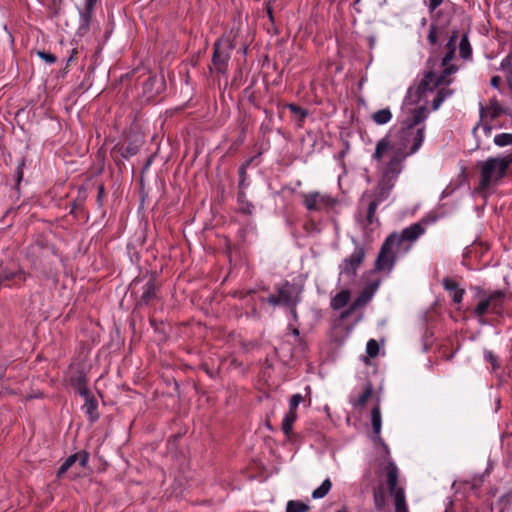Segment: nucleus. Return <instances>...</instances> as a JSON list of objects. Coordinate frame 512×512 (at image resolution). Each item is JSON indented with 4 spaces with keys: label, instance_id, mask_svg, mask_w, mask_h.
Instances as JSON below:
<instances>
[{
    "label": "nucleus",
    "instance_id": "nucleus-59",
    "mask_svg": "<svg viewBox=\"0 0 512 512\" xmlns=\"http://www.w3.org/2000/svg\"><path fill=\"white\" fill-rule=\"evenodd\" d=\"M337 512H348L346 507H342Z\"/></svg>",
    "mask_w": 512,
    "mask_h": 512
},
{
    "label": "nucleus",
    "instance_id": "nucleus-10",
    "mask_svg": "<svg viewBox=\"0 0 512 512\" xmlns=\"http://www.w3.org/2000/svg\"><path fill=\"white\" fill-rule=\"evenodd\" d=\"M365 254L366 252L364 247L357 245L354 251L342 261L340 265V274L348 277L349 279H353L357 274L358 268L364 261Z\"/></svg>",
    "mask_w": 512,
    "mask_h": 512
},
{
    "label": "nucleus",
    "instance_id": "nucleus-43",
    "mask_svg": "<svg viewBox=\"0 0 512 512\" xmlns=\"http://www.w3.org/2000/svg\"><path fill=\"white\" fill-rule=\"evenodd\" d=\"M366 353L374 358L379 353V345L375 339H370L366 344Z\"/></svg>",
    "mask_w": 512,
    "mask_h": 512
},
{
    "label": "nucleus",
    "instance_id": "nucleus-63",
    "mask_svg": "<svg viewBox=\"0 0 512 512\" xmlns=\"http://www.w3.org/2000/svg\"><path fill=\"white\" fill-rule=\"evenodd\" d=\"M62 0H53L54 4H56L57 2H61Z\"/></svg>",
    "mask_w": 512,
    "mask_h": 512
},
{
    "label": "nucleus",
    "instance_id": "nucleus-9",
    "mask_svg": "<svg viewBox=\"0 0 512 512\" xmlns=\"http://www.w3.org/2000/svg\"><path fill=\"white\" fill-rule=\"evenodd\" d=\"M336 204V199L328 194L320 192H310L303 195V205L308 211H324L332 208Z\"/></svg>",
    "mask_w": 512,
    "mask_h": 512
},
{
    "label": "nucleus",
    "instance_id": "nucleus-25",
    "mask_svg": "<svg viewBox=\"0 0 512 512\" xmlns=\"http://www.w3.org/2000/svg\"><path fill=\"white\" fill-rule=\"evenodd\" d=\"M362 203H367V213H366V221L368 224L372 225L375 222H379L378 218L376 217V211L380 203L376 202L375 200L371 198H365L364 195L362 196Z\"/></svg>",
    "mask_w": 512,
    "mask_h": 512
},
{
    "label": "nucleus",
    "instance_id": "nucleus-23",
    "mask_svg": "<svg viewBox=\"0 0 512 512\" xmlns=\"http://www.w3.org/2000/svg\"><path fill=\"white\" fill-rule=\"evenodd\" d=\"M446 33L447 31L445 25H440L438 23L432 22L429 26L427 41L431 46L435 47L439 39L444 37Z\"/></svg>",
    "mask_w": 512,
    "mask_h": 512
},
{
    "label": "nucleus",
    "instance_id": "nucleus-58",
    "mask_svg": "<svg viewBox=\"0 0 512 512\" xmlns=\"http://www.w3.org/2000/svg\"><path fill=\"white\" fill-rule=\"evenodd\" d=\"M449 193H450V192H449V191H448V189L446 188V189L443 191L442 196H443V197H445V196L449 195Z\"/></svg>",
    "mask_w": 512,
    "mask_h": 512
},
{
    "label": "nucleus",
    "instance_id": "nucleus-54",
    "mask_svg": "<svg viewBox=\"0 0 512 512\" xmlns=\"http://www.w3.org/2000/svg\"><path fill=\"white\" fill-rule=\"evenodd\" d=\"M297 306H288L287 308L289 309V312L292 316V319L294 322H297L298 321V314H297V309H296Z\"/></svg>",
    "mask_w": 512,
    "mask_h": 512
},
{
    "label": "nucleus",
    "instance_id": "nucleus-47",
    "mask_svg": "<svg viewBox=\"0 0 512 512\" xmlns=\"http://www.w3.org/2000/svg\"><path fill=\"white\" fill-rule=\"evenodd\" d=\"M37 55L42 59L44 60L45 62L49 63V64H53L56 62L57 58L54 54H51L49 52H46V51H37Z\"/></svg>",
    "mask_w": 512,
    "mask_h": 512
},
{
    "label": "nucleus",
    "instance_id": "nucleus-46",
    "mask_svg": "<svg viewBox=\"0 0 512 512\" xmlns=\"http://www.w3.org/2000/svg\"><path fill=\"white\" fill-rule=\"evenodd\" d=\"M302 400H303V397L301 394L298 393V394L292 395V397L290 398V401H289V411L297 413V407L302 402Z\"/></svg>",
    "mask_w": 512,
    "mask_h": 512
},
{
    "label": "nucleus",
    "instance_id": "nucleus-4",
    "mask_svg": "<svg viewBox=\"0 0 512 512\" xmlns=\"http://www.w3.org/2000/svg\"><path fill=\"white\" fill-rule=\"evenodd\" d=\"M506 299V292L501 289L492 290L487 295L479 299L477 305L474 307L472 314L478 320L479 324L486 325L488 321L487 315L500 317L504 313V302Z\"/></svg>",
    "mask_w": 512,
    "mask_h": 512
},
{
    "label": "nucleus",
    "instance_id": "nucleus-5",
    "mask_svg": "<svg viewBox=\"0 0 512 512\" xmlns=\"http://www.w3.org/2000/svg\"><path fill=\"white\" fill-rule=\"evenodd\" d=\"M380 163V176L377 185L372 191L365 192L364 197L371 198L381 204L389 198L402 171L387 163Z\"/></svg>",
    "mask_w": 512,
    "mask_h": 512
},
{
    "label": "nucleus",
    "instance_id": "nucleus-36",
    "mask_svg": "<svg viewBox=\"0 0 512 512\" xmlns=\"http://www.w3.org/2000/svg\"><path fill=\"white\" fill-rule=\"evenodd\" d=\"M395 512H408L404 490H400L394 497Z\"/></svg>",
    "mask_w": 512,
    "mask_h": 512
},
{
    "label": "nucleus",
    "instance_id": "nucleus-29",
    "mask_svg": "<svg viewBox=\"0 0 512 512\" xmlns=\"http://www.w3.org/2000/svg\"><path fill=\"white\" fill-rule=\"evenodd\" d=\"M237 202L239 205V211L246 215H251L254 211V205L247 200L246 193L244 191H238Z\"/></svg>",
    "mask_w": 512,
    "mask_h": 512
},
{
    "label": "nucleus",
    "instance_id": "nucleus-52",
    "mask_svg": "<svg viewBox=\"0 0 512 512\" xmlns=\"http://www.w3.org/2000/svg\"><path fill=\"white\" fill-rule=\"evenodd\" d=\"M104 193H105V188H104V186H103V185H99V186H98L97 201H98V203H99L100 205L102 204V199H103Z\"/></svg>",
    "mask_w": 512,
    "mask_h": 512
},
{
    "label": "nucleus",
    "instance_id": "nucleus-17",
    "mask_svg": "<svg viewBox=\"0 0 512 512\" xmlns=\"http://www.w3.org/2000/svg\"><path fill=\"white\" fill-rule=\"evenodd\" d=\"M443 288L450 293L452 300L455 304H460L463 301L465 290L459 287V284L450 277H445L442 280Z\"/></svg>",
    "mask_w": 512,
    "mask_h": 512
},
{
    "label": "nucleus",
    "instance_id": "nucleus-32",
    "mask_svg": "<svg viewBox=\"0 0 512 512\" xmlns=\"http://www.w3.org/2000/svg\"><path fill=\"white\" fill-rule=\"evenodd\" d=\"M251 162H252V159H249V160L245 161L239 167V170H238V174H239L238 188H239V191H244L249 186V183L247 182V178H248L247 168L249 167Z\"/></svg>",
    "mask_w": 512,
    "mask_h": 512
},
{
    "label": "nucleus",
    "instance_id": "nucleus-12",
    "mask_svg": "<svg viewBox=\"0 0 512 512\" xmlns=\"http://www.w3.org/2000/svg\"><path fill=\"white\" fill-rule=\"evenodd\" d=\"M89 461V453L85 450L79 451L75 454L70 455L62 463L57 471V477L62 478L63 475L76 463H79L81 468H85Z\"/></svg>",
    "mask_w": 512,
    "mask_h": 512
},
{
    "label": "nucleus",
    "instance_id": "nucleus-49",
    "mask_svg": "<svg viewBox=\"0 0 512 512\" xmlns=\"http://www.w3.org/2000/svg\"><path fill=\"white\" fill-rule=\"evenodd\" d=\"M444 0H428L427 2V8L430 13H433L442 3Z\"/></svg>",
    "mask_w": 512,
    "mask_h": 512
},
{
    "label": "nucleus",
    "instance_id": "nucleus-7",
    "mask_svg": "<svg viewBox=\"0 0 512 512\" xmlns=\"http://www.w3.org/2000/svg\"><path fill=\"white\" fill-rule=\"evenodd\" d=\"M425 226L420 222L413 223L404 228L400 233L393 232L388 238H393L396 251L406 254L412 245L425 233Z\"/></svg>",
    "mask_w": 512,
    "mask_h": 512
},
{
    "label": "nucleus",
    "instance_id": "nucleus-22",
    "mask_svg": "<svg viewBox=\"0 0 512 512\" xmlns=\"http://www.w3.org/2000/svg\"><path fill=\"white\" fill-rule=\"evenodd\" d=\"M398 483V468L395 465V463L390 462L387 466V485L388 489L393 495V497H396V493L400 490H403L402 488L397 487Z\"/></svg>",
    "mask_w": 512,
    "mask_h": 512
},
{
    "label": "nucleus",
    "instance_id": "nucleus-18",
    "mask_svg": "<svg viewBox=\"0 0 512 512\" xmlns=\"http://www.w3.org/2000/svg\"><path fill=\"white\" fill-rule=\"evenodd\" d=\"M429 111L425 106L418 107L412 111L411 117L407 118L403 125L418 129L424 125V121L427 119Z\"/></svg>",
    "mask_w": 512,
    "mask_h": 512
},
{
    "label": "nucleus",
    "instance_id": "nucleus-26",
    "mask_svg": "<svg viewBox=\"0 0 512 512\" xmlns=\"http://www.w3.org/2000/svg\"><path fill=\"white\" fill-rule=\"evenodd\" d=\"M472 46L470 44L468 35L465 33L461 36L460 42H459V57L465 61H471L472 60Z\"/></svg>",
    "mask_w": 512,
    "mask_h": 512
},
{
    "label": "nucleus",
    "instance_id": "nucleus-1",
    "mask_svg": "<svg viewBox=\"0 0 512 512\" xmlns=\"http://www.w3.org/2000/svg\"><path fill=\"white\" fill-rule=\"evenodd\" d=\"M425 128V125L418 129L402 125L397 133L386 134L376 143L372 158L403 171L405 160L421 148Z\"/></svg>",
    "mask_w": 512,
    "mask_h": 512
},
{
    "label": "nucleus",
    "instance_id": "nucleus-21",
    "mask_svg": "<svg viewBox=\"0 0 512 512\" xmlns=\"http://www.w3.org/2000/svg\"><path fill=\"white\" fill-rule=\"evenodd\" d=\"M83 398L85 400V403L82 406V410L84 411L88 420L91 423H94L99 419L98 402L92 394L87 395Z\"/></svg>",
    "mask_w": 512,
    "mask_h": 512
},
{
    "label": "nucleus",
    "instance_id": "nucleus-24",
    "mask_svg": "<svg viewBox=\"0 0 512 512\" xmlns=\"http://www.w3.org/2000/svg\"><path fill=\"white\" fill-rule=\"evenodd\" d=\"M371 424L373 428V432L375 434V438L378 441H381V427H382V419H381V411L380 406L377 404L373 409L371 410Z\"/></svg>",
    "mask_w": 512,
    "mask_h": 512
},
{
    "label": "nucleus",
    "instance_id": "nucleus-38",
    "mask_svg": "<svg viewBox=\"0 0 512 512\" xmlns=\"http://www.w3.org/2000/svg\"><path fill=\"white\" fill-rule=\"evenodd\" d=\"M372 297V292H369L368 290L362 292L353 302V304L350 307V310H354L357 307H361L366 305Z\"/></svg>",
    "mask_w": 512,
    "mask_h": 512
},
{
    "label": "nucleus",
    "instance_id": "nucleus-50",
    "mask_svg": "<svg viewBox=\"0 0 512 512\" xmlns=\"http://www.w3.org/2000/svg\"><path fill=\"white\" fill-rule=\"evenodd\" d=\"M472 290L475 292L476 296L481 299L482 297H484L485 295H487L489 292H491L490 290H485L483 289L482 287L480 286H474L472 287Z\"/></svg>",
    "mask_w": 512,
    "mask_h": 512
},
{
    "label": "nucleus",
    "instance_id": "nucleus-14",
    "mask_svg": "<svg viewBox=\"0 0 512 512\" xmlns=\"http://www.w3.org/2000/svg\"><path fill=\"white\" fill-rule=\"evenodd\" d=\"M212 64L219 73H225L228 67L230 54L221 49V40H216L213 45Z\"/></svg>",
    "mask_w": 512,
    "mask_h": 512
},
{
    "label": "nucleus",
    "instance_id": "nucleus-53",
    "mask_svg": "<svg viewBox=\"0 0 512 512\" xmlns=\"http://www.w3.org/2000/svg\"><path fill=\"white\" fill-rule=\"evenodd\" d=\"M265 6H266V12H267V15H268V18H269L270 22L274 23V15H273L272 6L269 5V3H265Z\"/></svg>",
    "mask_w": 512,
    "mask_h": 512
},
{
    "label": "nucleus",
    "instance_id": "nucleus-33",
    "mask_svg": "<svg viewBox=\"0 0 512 512\" xmlns=\"http://www.w3.org/2000/svg\"><path fill=\"white\" fill-rule=\"evenodd\" d=\"M373 392V388L371 384H368L364 391L359 395V397L356 400H352L351 403L354 407H364L368 401V399L371 397Z\"/></svg>",
    "mask_w": 512,
    "mask_h": 512
},
{
    "label": "nucleus",
    "instance_id": "nucleus-57",
    "mask_svg": "<svg viewBox=\"0 0 512 512\" xmlns=\"http://www.w3.org/2000/svg\"><path fill=\"white\" fill-rule=\"evenodd\" d=\"M292 334L295 336V337H299L300 335V332H299V329L298 328H293L292 329Z\"/></svg>",
    "mask_w": 512,
    "mask_h": 512
},
{
    "label": "nucleus",
    "instance_id": "nucleus-44",
    "mask_svg": "<svg viewBox=\"0 0 512 512\" xmlns=\"http://www.w3.org/2000/svg\"><path fill=\"white\" fill-rule=\"evenodd\" d=\"M86 195L79 196L76 200H74L71 204L70 214L76 215L80 210L83 209V204L85 201Z\"/></svg>",
    "mask_w": 512,
    "mask_h": 512
},
{
    "label": "nucleus",
    "instance_id": "nucleus-64",
    "mask_svg": "<svg viewBox=\"0 0 512 512\" xmlns=\"http://www.w3.org/2000/svg\"><path fill=\"white\" fill-rule=\"evenodd\" d=\"M510 341H511V352H512V337H511V340H510Z\"/></svg>",
    "mask_w": 512,
    "mask_h": 512
},
{
    "label": "nucleus",
    "instance_id": "nucleus-40",
    "mask_svg": "<svg viewBox=\"0 0 512 512\" xmlns=\"http://www.w3.org/2000/svg\"><path fill=\"white\" fill-rule=\"evenodd\" d=\"M484 360L491 364L492 371H496L500 368L498 356L491 350H484Z\"/></svg>",
    "mask_w": 512,
    "mask_h": 512
},
{
    "label": "nucleus",
    "instance_id": "nucleus-28",
    "mask_svg": "<svg viewBox=\"0 0 512 512\" xmlns=\"http://www.w3.org/2000/svg\"><path fill=\"white\" fill-rule=\"evenodd\" d=\"M349 300L350 292L348 290H342L332 298L331 307L334 310H340L348 304Z\"/></svg>",
    "mask_w": 512,
    "mask_h": 512
},
{
    "label": "nucleus",
    "instance_id": "nucleus-6",
    "mask_svg": "<svg viewBox=\"0 0 512 512\" xmlns=\"http://www.w3.org/2000/svg\"><path fill=\"white\" fill-rule=\"evenodd\" d=\"M277 294H271L267 298H261L262 302L269 305L276 306H297L301 300L302 289L289 281L283 282L276 287Z\"/></svg>",
    "mask_w": 512,
    "mask_h": 512
},
{
    "label": "nucleus",
    "instance_id": "nucleus-8",
    "mask_svg": "<svg viewBox=\"0 0 512 512\" xmlns=\"http://www.w3.org/2000/svg\"><path fill=\"white\" fill-rule=\"evenodd\" d=\"M402 252L396 251V246L393 244V238H386L381 246L377 259L375 261V269L379 272H390L396 261L397 255Z\"/></svg>",
    "mask_w": 512,
    "mask_h": 512
},
{
    "label": "nucleus",
    "instance_id": "nucleus-62",
    "mask_svg": "<svg viewBox=\"0 0 512 512\" xmlns=\"http://www.w3.org/2000/svg\"><path fill=\"white\" fill-rule=\"evenodd\" d=\"M136 283H137V279L133 280L131 285L134 286V285H136Z\"/></svg>",
    "mask_w": 512,
    "mask_h": 512
},
{
    "label": "nucleus",
    "instance_id": "nucleus-41",
    "mask_svg": "<svg viewBox=\"0 0 512 512\" xmlns=\"http://www.w3.org/2000/svg\"><path fill=\"white\" fill-rule=\"evenodd\" d=\"M374 504L377 510H382L385 506V497L381 489H375L373 492Z\"/></svg>",
    "mask_w": 512,
    "mask_h": 512
},
{
    "label": "nucleus",
    "instance_id": "nucleus-45",
    "mask_svg": "<svg viewBox=\"0 0 512 512\" xmlns=\"http://www.w3.org/2000/svg\"><path fill=\"white\" fill-rule=\"evenodd\" d=\"M287 107L293 114L299 115L301 120L308 115V111L297 104L290 103Z\"/></svg>",
    "mask_w": 512,
    "mask_h": 512
},
{
    "label": "nucleus",
    "instance_id": "nucleus-56",
    "mask_svg": "<svg viewBox=\"0 0 512 512\" xmlns=\"http://www.w3.org/2000/svg\"><path fill=\"white\" fill-rule=\"evenodd\" d=\"M504 157H505V159H506V161H507L508 165L510 166V165H511V163H512V152H510V153H508V154L504 155Z\"/></svg>",
    "mask_w": 512,
    "mask_h": 512
},
{
    "label": "nucleus",
    "instance_id": "nucleus-34",
    "mask_svg": "<svg viewBox=\"0 0 512 512\" xmlns=\"http://www.w3.org/2000/svg\"><path fill=\"white\" fill-rule=\"evenodd\" d=\"M332 482L329 478L325 479L322 484L312 492L313 499L324 498L330 491Z\"/></svg>",
    "mask_w": 512,
    "mask_h": 512
},
{
    "label": "nucleus",
    "instance_id": "nucleus-61",
    "mask_svg": "<svg viewBox=\"0 0 512 512\" xmlns=\"http://www.w3.org/2000/svg\"><path fill=\"white\" fill-rule=\"evenodd\" d=\"M276 0H268L266 3H269V5L272 4V2H275Z\"/></svg>",
    "mask_w": 512,
    "mask_h": 512
},
{
    "label": "nucleus",
    "instance_id": "nucleus-3",
    "mask_svg": "<svg viewBox=\"0 0 512 512\" xmlns=\"http://www.w3.org/2000/svg\"><path fill=\"white\" fill-rule=\"evenodd\" d=\"M480 181L477 188L482 192L498 185L506 176L509 165L504 156L489 157L479 163Z\"/></svg>",
    "mask_w": 512,
    "mask_h": 512
},
{
    "label": "nucleus",
    "instance_id": "nucleus-30",
    "mask_svg": "<svg viewBox=\"0 0 512 512\" xmlns=\"http://www.w3.org/2000/svg\"><path fill=\"white\" fill-rule=\"evenodd\" d=\"M371 119L377 124V125H384L391 121L392 119V112L389 108H384L377 110L371 115Z\"/></svg>",
    "mask_w": 512,
    "mask_h": 512
},
{
    "label": "nucleus",
    "instance_id": "nucleus-2",
    "mask_svg": "<svg viewBox=\"0 0 512 512\" xmlns=\"http://www.w3.org/2000/svg\"><path fill=\"white\" fill-rule=\"evenodd\" d=\"M459 70L458 66H449L442 69L439 75L433 71L425 72L422 80L416 88L410 87L407 91L405 100L409 104L417 103L427 92H432L442 85H449L452 83L450 76Z\"/></svg>",
    "mask_w": 512,
    "mask_h": 512
},
{
    "label": "nucleus",
    "instance_id": "nucleus-31",
    "mask_svg": "<svg viewBox=\"0 0 512 512\" xmlns=\"http://www.w3.org/2000/svg\"><path fill=\"white\" fill-rule=\"evenodd\" d=\"M296 418L297 413L288 411L282 420L281 429L287 437H290L292 434L293 424L296 421Z\"/></svg>",
    "mask_w": 512,
    "mask_h": 512
},
{
    "label": "nucleus",
    "instance_id": "nucleus-55",
    "mask_svg": "<svg viewBox=\"0 0 512 512\" xmlns=\"http://www.w3.org/2000/svg\"><path fill=\"white\" fill-rule=\"evenodd\" d=\"M76 54H77V51L75 49H73L71 51V55L69 56V58L67 60V65H69V63L74 60V57H75Z\"/></svg>",
    "mask_w": 512,
    "mask_h": 512
},
{
    "label": "nucleus",
    "instance_id": "nucleus-15",
    "mask_svg": "<svg viewBox=\"0 0 512 512\" xmlns=\"http://www.w3.org/2000/svg\"><path fill=\"white\" fill-rule=\"evenodd\" d=\"M459 37V31L457 29L452 30L449 39L445 45V54L441 59V67L443 69H446L449 66H456L455 64L451 63V61L455 57L456 52V44Z\"/></svg>",
    "mask_w": 512,
    "mask_h": 512
},
{
    "label": "nucleus",
    "instance_id": "nucleus-16",
    "mask_svg": "<svg viewBox=\"0 0 512 512\" xmlns=\"http://www.w3.org/2000/svg\"><path fill=\"white\" fill-rule=\"evenodd\" d=\"M156 298V284L153 278H150L143 286L142 293L136 299V306L142 307L151 304Z\"/></svg>",
    "mask_w": 512,
    "mask_h": 512
},
{
    "label": "nucleus",
    "instance_id": "nucleus-51",
    "mask_svg": "<svg viewBox=\"0 0 512 512\" xmlns=\"http://www.w3.org/2000/svg\"><path fill=\"white\" fill-rule=\"evenodd\" d=\"M490 84L493 88H496L498 89L500 87V84H501V78L499 76H493L490 80Z\"/></svg>",
    "mask_w": 512,
    "mask_h": 512
},
{
    "label": "nucleus",
    "instance_id": "nucleus-13",
    "mask_svg": "<svg viewBox=\"0 0 512 512\" xmlns=\"http://www.w3.org/2000/svg\"><path fill=\"white\" fill-rule=\"evenodd\" d=\"M165 88V81L163 77L157 75H150L143 82V94L147 99H152L160 94Z\"/></svg>",
    "mask_w": 512,
    "mask_h": 512
},
{
    "label": "nucleus",
    "instance_id": "nucleus-20",
    "mask_svg": "<svg viewBox=\"0 0 512 512\" xmlns=\"http://www.w3.org/2000/svg\"><path fill=\"white\" fill-rule=\"evenodd\" d=\"M504 113L502 105L499 103L496 97L489 100L487 106H483L480 103V115L481 117H489L491 120L498 118Z\"/></svg>",
    "mask_w": 512,
    "mask_h": 512
},
{
    "label": "nucleus",
    "instance_id": "nucleus-39",
    "mask_svg": "<svg viewBox=\"0 0 512 512\" xmlns=\"http://www.w3.org/2000/svg\"><path fill=\"white\" fill-rule=\"evenodd\" d=\"M25 279H26L25 273L21 270H19L17 272H9V273L2 272L0 275V281L15 280L18 282H22V281H25Z\"/></svg>",
    "mask_w": 512,
    "mask_h": 512
},
{
    "label": "nucleus",
    "instance_id": "nucleus-42",
    "mask_svg": "<svg viewBox=\"0 0 512 512\" xmlns=\"http://www.w3.org/2000/svg\"><path fill=\"white\" fill-rule=\"evenodd\" d=\"M500 70L506 74V78H512V60L509 57L502 59L500 63Z\"/></svg>",
    "mask_w": 512,
    "mask_h": 512
},
{
    "label": "nucleus",
    "instance_id": "nucleus-60",
    "mask_svg": "<svg viewBox=\"0 0 512 512\" xmlns=\"http://www.w3.org/2000/svg\"><path fill=\"white\" fill-rule=\"evenodd\" d=\"M507 57H509L512 60V50L508 53Z\"/></svg>",
    "mask_w": 512,
    "mask_h": 512
},
{
    "label": "nucleus",
    "instance_id": "nucleus-19",
    "mask_svg": "<svg viewBox=\"0 0 512 512\" xmlns=\"http://www.w3.org/2000/svg\"><path fill=\"white\" fill-rule=\"evenodd\" d=\"M70 384L82 397L91 394L87 386V377L83 371L78 370L76 373H74L70 377Z\"/></svg>",
    "mask_w": 512,
    "mask_h": 512
},
{
    "label": "nucleus",
    "instance_id": "nucleus-48",
    "mask_svg": "<svg viewBox=\"0 0 512 512\" xmlns=\"http://www.w3.org/2000/svg\"><path fill=\"white\" fill-rule=\"evenodd\" d=\"M23 167H24V160L22 159L21 162L18 164L16 172H15L17 185H19L23 179Z\"/></svg>",
    "mask_w": 512,
    "mask_h": 512
},
{
    "label": "nucleus",
    "instance_id": "nucleus-27",
    "mask_svg": "<svg viewBox=\"0 0 512 512\" xmlns=\"http://www.w3.org/2000/svg\"><path fill=\"white\" fill-rule=\"evenodd\" d=\"M454 93V90L453 89H450V88H447V87H442V88H439L437 90V93L432 101V109L434 111L438 110L440 108V106L442 105V103L448 99L449 97H451Z\"/></svg>",
    "mask_w": 512,
    "mask_h": 512
},
{
    "label": "nucleus",
    "instance_id": "nucleus-11",
    "mask_svg": "<svg viewBox=\"0 0 512 512\" xmlns=\"http://www.w3.org/2000/svg\"><path fill=\"white\" fill-rule=\"evenodd\" d=\"M97 2L98 0H85L84 7L79 10L78 35L84 36L89 32Z\"/></svg>",
    "mask_w": 512,
    "mask_h": 512
},
{
    "label": "nucleus",
    "instance_id": "nucleus-37",
    "mask_svg": "<svg viewBox=\"0 0 512 512\" xmlns=\"http://www.w3.org/2000/svg\"><path fill=\"white\" fill-rule=\"evenodd\" d=\"M493 142L498 147L512 145V133H500L494 136Z\"/></svg>",
    "mask_w": 512,
    "mask_h": 512
},
{
    "label": "nucleus",
    "instance_id": "nucleus-35",
    "mask_svg": "<svg viewBox=\"0 0 512 512\" xmlns=\"http://www.w3.org/2000/svg\"><path fill=\"white\" fill-rule=\"evenodd\" d=\"M310 507L299 500H289L286 505V512H308Z\"/></svg>",
    "mask_w": 512,
    "mask_h": 512
}]
</instances>
